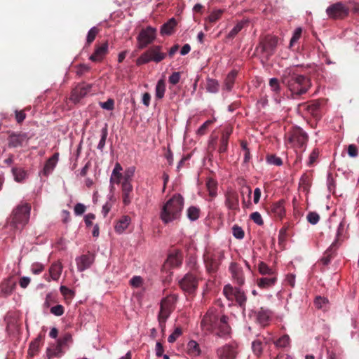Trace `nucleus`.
Wrapping results in <instances>:
<instances>
[{
	"label": "nucleus",
	"mask_w": 359,
	"mask_h": 359,
	"mask_svg": "<svg viewBox=\"0 0 359 359\" xmlns=\"http://www.w3.org/2000/svg\"><path fill=\"white\" fill-rule=\"evenodd\" d=\"M229 270L231 274L233 283V286L227 284L224 286L223 294L230 301H235L237 304L245 310L247 303V295L241 287L245 284V276L243 268L236 262H231Z\"/></svg>",
	"instance_id": "nucleus-1"
},
{
	"label": "nucleus",
	"mask_w": 359,
	"mask_h": 359,
	"mask_svg": "<svg viewBox=\"0 0 359 359\" xmlns=\"http://www.w3.org/2000/svg\"><path fill=\"white\" fill-rule=\"evenodd\" d=\"M281 82L294 99L306 94L311 87V79L299 74L294 67H287L283 72Z\"/></svg>",
	"instance_id": "nucleus-2"
},
{
	"label": "nucleus",
	"mask_w": 359,
	"mask_h": 359,
	"mask_svg": "<svg viewBox=\"0 0 359 359\" xmlns=\"http://www.w3.org/2000/svg\"><path fill=\"white\" fill-rule=\"evenodd\" d=\"M228 317L219 316L214 311H208L203 316L201 327L206 332H214L220 337H226L230 334L231 327L228 324Z\"/></svg>",
	"instance_id": "nucleus-3"
},
{
	"label": "nucleus",
	"mask_w": 359,
	"mask_h": 359,
	"mask_svg": "<svg viewBox=\"0 0 359 359\" xmlns=\"http://www.w3.org/2000/svg\"><path fill=\"white\" fill-rule=\"evenodd\" d=\"M184 207V198L179 194H174L162 206L160 219L164 224H168L180 219Z\"/></svg>",
	"instance_id": "nucleus-4"
},
{
	"label": "nucleus",
	"mask_w": 359,
	"mask_h": 359,
	"mask_svg": "<svg viewBox=\"0 0 359 359\" xmlns=\"http://www.w3.org/2000/svg\"><path fill=\"white\" fill-rule=\"evenodd\" d=\"M30 211L31 206L27 203L17 205L7 219L6 228L13 233L20 232L29 222Z\"/></svg>",
	"instance_id": "nucleus-5"
},
{
	"label": "nucleus",
	"mask_w": 359,
	"mask_h": 359,
	"mask_svg": "<svg viewBox=\"0 0 359 359\" xmlns=\"http://www.w3.org/2000/svg\"><path fill=\"white\" fill-rule=\"evenodd\" d=\"M278 39L277 36L266 35L262 38L256 48V50L266 60L275 53L278 46Z\"/></svg>",
	"instance_id": "nucleus-6"
},
{
	"label": "nucleus",
	"mask_w": 359,
	"mask_h": 359,
	"mask_svg": "<svg viewBox=\"0 0 359 359\" xmlns=\"http://www.w3.org/2000/svg\"><path fill=\"white\" fill-rule=\"evenodd\" d=\"M162 46H154L143 53L137 60L138 66L154 61L156 63L161 62L166 57V53L161 52Z\"/></svg>",
	"instance_id": "nucleus-7"
},
{
	"label": "nucleus",
	"mask_w": 359,
	"mask_h": 359,
	"mask_svg": "<svg viewBox=\"0 0 359 359\" xmlns=\"http://www.w3.org/2000/svg\"><path fill=\"white\" fill-rule=\"evenodd\" d=\"M199 279L197 274L189 272L179 280V285L185 293L193 294L198 288Z\"/></svg>",
	"instance_id": "nucleus-8"
},
{
	"label": "nucleus",
	"mask_w": 359,
	"mask_h": 359,
	"mask_svg": "<svg viewBox=\"0 0 359 359\" xmlns=\"http://www.w3.org/2000/svg\"><path fill=\"white\" fill-rule=\"evenodd\" d=\"M327 17L332 20H342L348 17L350 8L341 1L331 4L326 8Z\"/></svg>",
	"instance_id": "nucleus-9"
},
{
	"label": "nucleus",
	"mask_w": 359,
	"mask_h": 359,
	"mask_svg": "<svg viewBox=\"0 0 359 359\" xmlns=\"http://www.w3.org/2000/svg\"><path fill=\"white\" fill-rule=\"evenodd\" d=\"M156 32L157 29L151 26L142 29L137 37V48L143 49L151 44L156 39Z\"/></svg>",
	"instance_id": "nucleus-10"
},
{
	"label": "nucleus",
	"mask_w": 359,
	"mask_h": 359,
	"mask_svg": "<svg viewBox=\"0 0 359 359\" xmlns=\"http://www.w3.org/2000/svg\"><path fill=\"white\" fill-rule=\"evenodd\" d=\"M175 302V299L172 296L166 297L161 300L160 311L158 316V322L161 327L165 324L166 320L174 309Z\"/></svg>",
	"instance_id": "nucleus-11"
},
{
	"label": "nucleus",
	"mask_w": 359,
	"mask_h": 359,
	"mask_svg": "<svg viewBox=\"0 0 359 359\" xmlns=\"http://www.w3.org/2000/svg\"><path fill=\"white\" fill-rule=\"evenodd\" d=\"M307 141L308 135L299 127H294L288 133V142L294 147H302Z\"/></svg>",
	"instance_id": "nucleus-12"
},
{
	"label": "nucleus",
	"mask_w": 359,
	"mask_h": 359,
	"mask_svg": "<svg viewBox=\"0 0 359 359\" xmlns=\"http://www.w3.org/2000/svg\"><path fill=\"white\" fill-rule=\"evenodd\" d=\"M8 137V147L9 148H17L22 147L25 142H28L29 137L27 133L9 132Z\"/></svg>",
	"instance_id": "nucleus-13"
},
{
	"label": "nucleus",
	"mask_w": 359,
	"mask_h": 359,
	"mask_svg": "<svg viewBox=\"0 0 359 359\" xmlns=\"http://www.w3.org/2000/svg\"><path fill=\"white\" fill-rule=\"evenodd\" d=\"M320 103L317 100H312L306 103H302L298 105V110L302 112H306L315 118H320Z\"/></svg>",
	"instance_id": "nucleus-14"
},
{
	"label": "nucleus",
	"mask_w": 359,
	"mask_h": 359,
	"mask_svg": "<svg viewBox=\"0 0 359 359\" xmlns=\"http://www.w3.org/2000/svg\"><path fill=\"white\" fill-rule=\"evenodd\" d=\"M92 88L91 84L81 83L77 85L73 89L70 99L74 102H79L83 97H84Z\"/></svg>",
	"instance_id": "nucleus-15"
},
{
	"label": "nucleus",
	"mask_w": 359,
	"mask_h": 359,
	"mask_svg": "<svg viewBox=\"0 0 359 359\" xmlns=\"http://www.w3.org/2000/svg\"><path fill=\"white\" fill-rule=\"evenodd\" d=\"M16 281L13 277L5 279L0 285V295L4 297L10 296L15 289Z\"/></svg>",
	"instance_id": "nucleus-16"
},
{
	"label": "nucleus",
	"mask_w": 359,
	"mask_h": 359,
	"mask_svg": "<svg viewBox=\"0 0 359 359\" xmlns=\"http://www.w3.org/2000/svg\"><path fill=\"white\" fill-rule=\"evenodd\" d=\"M109 44L106 41L100 46H96L94 53L89 57V60L94 62H101L108 53Z\"/></svg>",
	"instance_id": "nucleus-17"
},
{
	"label": "nucleus",
	"mask_w": 359,
	"mask_h": 359,
	"mask_svg": "<svg viewBox=\"0 0 359 359\" xmlns=\"http://www.w3.org/2000/svg\"><path fill=\"white\" fill-rule=\"evenodd\" d=\"M77 269L82 272L89 269L94 262V255L92 254L82 255L76 258Z\"/></svg>",
	"instance_id": "nucleus-18"
},
{
	"label": "nucleus",
	"mask_w": 359,
	"mask_h": 359,
	"mask_svg": "<svg viewBox=\"0 0 359 359\" xmlns=\"http://www.w3.org/2000/svg\"><path fill=\"white\" fill-rule=\"evenodd\" d=\"M254 313L256 317V321L262 326L264 327L267 325L271 319L272 312L269 309L262 307Z\"/></svg>",
	"instance_id": "nucleus-19"
},
{
	"label": "nucleus",
	"mask_w": 359,
	"mask_h": 359,
	"mask_svg": "<svg viewBox=\"0 0 359 359\" xmlns=\"http://www.w3.org/2000/svg\"><path fill=\"white\" fill-rule=\"evenodd\" d=\"M217 354L219 359H235L237 352L233 346L225 345L217 350Z\"/></svg>",
	"instance_id": "nucleus-20"
},
{
	"label": "nucleus",
	"mask_w": 359,
	"mask_h": 359,
	"mask_svg": "<svg viewBox=\"0 0 359 359\" xmlns=\"http://www.w3.org/2000/svg\"><path fill=\"white\" fill-rule=\"evenodd\" d=\"M122 200L124 205L127 206L133 198V187L132 183H121Z\"/></svg>",
	"instance_id": "nucleus-21"
},
{
	"label": "nucleus",
	"mask_w": 359,
	"mask_h": 359,
	"mask_svg": "<svg viewBox=\"0 0 359 359\" xmlns=\"http://www.w3.org/2000/svg\"><path fill=\"white\" fill-rule=\"evenodd\" d=\"M338 246L337 240H334L331 245L324 252L323 257L320 259V262L323 265L327 266L330 263L331 260L337 254Z\"/></svg>",
	"instance_id": "nucleus-22"
},
{
	"label": "nucleus",
	"mask_w": 359,
	"mask_h": 359,
	"mask_svg": "<svg viewBox=\"0 0 359 359\" xmlns=\"http://www.w3.org/2000/svg\"><path fill=\"white\" fill-rule=\"evenodd\" d=\"M225 205L228 209L236 210L238 209V196L235 192H229L226 195Z\"/></svg>",
	"instance_id": "nucleus-23"
},
{
	"label": "nucleus",
	"mask_w": 359,
	"mask_h": 359,
	"mask_svg": "<svg viewBox=\"0 0 359 359\" xmlns=\"http://www.w3.org/2000/svg\"><path fill=\"white\" fill-rule=\"evenodd\" d=\"M232 130L229 128H226L224 130H223L219 140V145L218 149V151L220 154H223L227 151L229 139Z\"/></svg>",
	"instance_id": "nucleus-24"
},
{
	"label": "nucleus",
	"mask_w": 359,
	"mask_h": 359,
	"mask_svg": "<svg viewBox=\"0 0 359 359\" xmlns=\"http://www.w3.org/2000/svg\"><path fill=\"white\" fill-rule=\"evenodd\" d=\"M205 267L208 273L215 272L220 265L219 257L215 255H211L208 257L205 260Z\"/></svg>",
	"instance_id": "nucleus-25"
},
{
	"label": "nucleus",
	"mask_w": 359,
	"mask_h": 359,
	"mask_svg": "<svg viewBox=\"0 0 359 359\" xmlns=\"http://www.w3.org/2000/svg\"><path fill=\"white\" fill-rule=\"evenodd\" d=\"M58 160L59 153L57 152L46 161L43 170L44 175H48L53 172L58 162Z\"/></svg>",
	"instance_id": "nucleus-26"
},
{
	"label": "nucleus",
	"mask_w": 359,
	"mask_h": 359,
	"mask_svg": "<svg viewBox=\"0 0 359 359\" xmlns=\"http://www.w3.org/2000/svg\"><path fill=\"white\" fill-rule=\"evenodd\" d=\"M277 281L276 275L270 277H263L257 279V286L262 289H268L273 287Z\"/></svg>",
	"instance_id": "nucleus-27"
},
{
	"label": "nucleus",
	"mask_w": 359,
	"mask_h": 359,
	"mask_svg": "<svg viewBox=\"0 0 359 359\" xmlns=\"http://www.w3.org/2000/svg\"><path fill=\"white\" fill-rule=\"evenodd\" d=\"M177 20L175 18H170L168 22L164 23L160 29V34L162 36L171 35L173 33L175 27L177 26Z\"/></svg>",
	"instance_id": "nucleus-28"
},
{
	"label": "nucleus",
	"mask_w": 359,
	"mask_h": 359,
	"mask_svg": "<svg viewBox=\"0 0 359 359\" xmlns=\"http://www.w3.org/2000/svg\"><path fill=\"white\" fill-rule=\"evenodd\" d=\"M123 168L119 163H116L114 165V168L112 170V173L110 177V183L111 184H119L121 183V180L123 177L121 173Z\"/></svg>",
	"instance_id": "nucleus-29"
},
{
	"label": "nucleus",
	"mask_w": 359,
	"mask_h": 359,
	"mask_svg": "<svg viewBox=\"0 0 359 359\" xmlns=\"http://www.w3.org/2000/svg\"><path fill=\"white\" fill-rule=\"evenodd\" d=\"M182 262V254L179 251L171 253L168 255L166 262L172 267H177L181 265Z\"/></svg>",
	"instance_id": "nucleus-30"
},
{
	"label": "nucleus",
	"mask_w": 359,
	"mask_h": 359,
	"mask_svg": "<svg viewBox=\"0 0 359 359\" xmlns=\"http://www.w3.org/2000/svg\"><path fill=\"white\" fill-rule=\"evenodd\" d=\"M130 217L128 215L123 216L116 224L114 229L118 233H123L130 223Z\"/></svg>",
	"instance_id": "nucleus-31"
},
{
	"label": "nucleus",
	"mask_w": 359,
	"mask_h": 359,
	"mask_svg": "<svg viewBox=\"0 0 359 359\" xmlns=\"http://www.w3.org/2000/svg\"><path fill=\"white\" fill-rule=\"evenodd\" d=\"M236 76L237 71L236 70H232L227 74L224 82V90L226 91H231L232 90Z\"/></svg>",
	"instance_id": "nucleus-32"
},
{
	"label": "nucleus",
	"mask_w": 359,
	"mask_h": 359,
	"mask_svg": "<svg viewBox=\"0 0 359 359\" xmlns=\"http://www.w3.org/2000/svg\"><path fill=\"white\" fill-rule=\"evenodd\" d=\"M62 271V265L60 262H55L51 264L49 269L50 278L53 280H57Z\"/></svg>",
	"instance_id": "nucleus-33"
},
{
	"label": "nucleus",
	"mask_w": 359,
	"mask_h": 359,
	"mask_svg": "<svg viewBox=\"0 0 359 359\" xmlns=\"http://www.w3.org/2000/svg\"><path fill=\"white\" fill-rule=\"evenodd\" d=\"M284 203L283 200H280L271 205V212L275 216L282 217L285 215Z\"/></svg>",
	"instance_id": "nucleus-34"
},
{
	"label": "nucleus",
	"mask_w": 359,
	"mask_h": 359,
	"mask_svg": "<svg viewBox=\"0 0 359 359\" xmlns=\"http://www.w3.org/2000/svg\"><path fill=\"white\" fill-rule=\"evenodd\" d=\"M187 353L193 357L198 356L201 354V348L199 344L194 340H191L188 342Z\"/></svg>",
	"instance_id": "nucleus-35"
},
{
	"label": "nucleus",
	"mask_w": 359,
	"mask_h": 359,
	"mask_svg": "<svg viewBox=\"0 0 359 359\" xmlns=\"http://www.w3.org/2000/svg\"><path fill=\"white\" fill-rule=\"evenodd\" d=\"M63 353L62 347L57 342L56 345H53L47 348V355L48 359L53 357L60 358Z\"/></svg>",
	"instance_id": "nucleus-36"
},
{
	"label": "nucleus",
	"mask_w": 359,
	"mask_h": 359,
	"mask_svg": "<svg viewBox=\"0 0 359 359\" xmlns=\"http://www.w3.org/2000/svg\"><path fill=\"white\" fill-rule=\"evenodd\" d=\"M12 172L15 180L18 182H22L27 177V172L21 168H13Z\"/></svg>",
	"instance_id": "nucleus-37"
},
{
	"label": "nucleus",
	"mask_w": 359,
	"mask_h": 359,
	"mask_svg": "<svg viewBox=\"0 0 359 359\" xmlns=\"http://www.w3.org/2000/svg\"><path fill=\"white\" fill-rule=\"evenodd\" d=\"M165 92V83L163 79L158 81L155 88V96L156 99L161 100L164 97Z\"/></svg>",
	"instance_id": "nucleus-38"
},
{
	"label": "nucleus",
	"mask_w": 359,
	"mask_h": 359,
	"mask_svg": "<svg viewBox=\"0 0 359 359\" xmlns=\"http://www.w3.org/2000/svg\"><path fill=\"white\" fill-rule=\"evenodd\" d=\"M219 84L218 81L214 79L208 78L206 90L210 93H216L219 91Z\"/></svg>",
	"instance_id": "nucleus-39"
},
{
	"label": "nucleus",
	"mask_w": 359,
	"mask_h": 359,
	"mask_svg": "<svg viewBox=\"0 0 359 359\" xmlns=\"http://www.w3.org/2000/svg\"><path fill=\"white\" fill-rule=\"evenodd\" d=\"M107 135H108V127H107V124L105 123L104 126L101 130V137H100V142L97 147V149L100 150V151H102L104 148Z\"/></svg>",
	"instance_id": "nucleus-40"
},
{
	"label": "nucleus",
	"mask_w": 359,
	"mask_h": 359,
	"mask_svg": "<svg viewBox=\"0 0 359 359\" xmlns=\"http://www.w3.org/2000/svg\"><path fill=\"white\" fill-rule=\"evenodd\" d=\"M41 341V337L39 336L34 341H32L28 349V355L32 358L34 357L39 351V344Z\"/></svg>",
	"instance_id": "nucleus-41"
},
{
	"label": "nucleus",
	"mask_w": 359,
	"mask_h": 359,
	"mask_svg": "<svg viewBox=\"0 0 359 359\" xmlns=\"http://www.w3.org/2000/svg\"><path fill=\"white\" fill-rule=\"evenodd\" d=\"M206 187L209 192V195L214 198L217 196V183L213 179H208L206 182Z\"/></svg>",
	"instance_id": "nucleus-42"
},
{
	"label": "nucleus",
	"mask_w": 359,
	"mask_h": 359,
	"mask_svg": "<svg viewBox=\"0 0 359 359\" xmlns=\"http://www.w3.org/2000/svg\"><path fill=\"white\" fill-rule=\"evenodd\" d=\"M263 344L260 339H255L252 342V350L254 354L259 357L263 353Z\"/></svg>",
	"instance_id": "nucleus-43"
},
{
	"label": "nucleus",
	"mask_w": 359,
	"mask_h": 359,
	"mask_svg": "<svg viewBox=\"0 0 359 359\" xmlns=\"http://www.w3.org/2000/svg\"><path fill=\"white\" fill-rule=\"evenodd\" d=\"M200 209L196 206H191L187 211V217L191 221H196L200 216Z\"/></svg>",
	"instance_id": "nucleus-44"
},
{
	"label": "nucleus",
	"mask_w": 359,
	"mask_h": 359,
	"mask_svg": "<svg viewBox=\"0 0 359 359\" xmlns=\"http://www.w3.org/2000/svg\"><path fill=\"white\" fill-rule=\"evenodd\" d=\"M135 172V168L134 166H130L126 168L123 176L122 177L123 178L122 183H131Z\"/></svg>",
	"instance_id": "nucleus-45"
},
{
	"label": "nucleus",
	"mask_w": 359,
	"mask_h": 359,
	"mask_svg": "<svg viewBox=\"0 0 359 359\" xmlns=\"http://www.w3.org/2000/svg\"><path fill=\"white\" fill-rule=\"evenodd\" d=\"M258 270L262 275H269L270 276L276 275L273 269H271L266 264H265L263 262H261L258 264Z\"/></svg>",
	"instance_id": "nucleus-46"
},
{
	"label": "nucleus",
	"mask_w": 359,
	"mask_h": 359,
	"mask_svg": "<svg viewBox=\"0 0 359 359\" xmlns=\"http://www.w3.org/2000/svg\"><path fill=\"white\" fill-rule=\"evenodd\" d=\"M269 85L271 88V91L275 95H279L281 90L280 83L278 79L271 78L269 79Z\"/></svg>",
	"instance_id": "nucleus-47"
},
{
	"label": "nucleus",
	"mask_w": 359,
	"mask_h": 359,
	"mask_svg": "<svg viewBox=\"0 0 359 359\" xmlns=\"http://www.w3.org/2000/svg\"><path fill=\"white\" fill-rule=\"evenodd\" d=\"M99 32V29L96 27H93L90 29L86 36V45L90 46L95 39L96 36Z\"/></svg>",
	"instance_id": "nucleus-48"
},
{
	"label": "nucleus",
	"mask_w": 359,
	"mask_h": 359,
	"mask_svg": "<svg viewBox=\"0 0 359 359\" xmlns=\"http://www.w3.org/2000/svg\"><path fill=\"white\" fill-rule=\"evenodd\" d=\"M266 160L270 165H274L276 166H280L283 165L282 159L274 154L267 155Z\"/></svg>",
	"instance_id": "nucleus-49"
},
{
	"label": "nucleus",
	"mask_w": 359,
	"mask_h": 359,
	"mask_svg": "<svg viewBox=\"0 0 359 359\" xmlns=\"http://www.w3.org/2000/svg\"><path fill=\"white\" fill-rule=\"evenodd\" d=\"M302 33V29L301 27H297L293 32L292 38L290 39L289 47L292 48L294 46V44L298 41L300 39Z\"/></svg>",
	"instance_id": "nucleus-50"
},
{
	"label": "nucleus",
	"mask_w": 359,
	"mask_h": 359,
	"mask_svg": "<svg viewBox=\"0 0 359 359\" xmlns=\"http://www.w3.org/2000/svg\"><path fill=\"white\" fill-rule=\"evenodd\" d=\"M290 341V337L287 334H284L275 341V345L277 347L285 348L289 346Z\"/></svg>",
	"instance_id": "nucleus-51"
},
{
	"label": "nucleus",
	"mask_w": 359,
	"mask_h": 359,
	"mask_svg": "<svg viewBox=\"0 0 359 359\" xmlns=\"http://www.w3.org/2000/svg\"><path fill=\"white\" fill-rule=\"evenodd\" d=\"M245 22H238L228 34V38H234L243 28Z\"/></svg>",
	"instance_id": "nucleus-52"
},
{
	"label": "nucleus",
	"mask_w": 359,
	"mask_h": 359,
	"mask_svg": "<svg viewBox=\"0 0 359 359\" xmlns=\"http://www.w3.org/2000/svg\"><path fill=\"white\" fill-rule=\"evenodd\" d=\"M328 303V299L325 297L318 296L314 300V304L317 309H325V306Z\"/></svg>",
	"instance_id": "nucleus-53"
},
{
	"label": "nucleus",
	"mask_w": 359,
	"mask_h": 359,
	"mask_svg": "<svg viewBox=\"0 0 359 359\" xmlns=\"http://www.w3.org/2000/svg\"><path fill=\"white\" fill-rule=\"evenodd\" d=\"M214 122L213 120H207L205 121L197 130L196 134L199 136L204 135L208 130V128L210 125H211Z\"/></svg>",
	"instance_id": "nucleus-54"
},
{
	"label": "nucleus",
	"mask_w": 359,
	"mask_h": 359,
	"mask_svg": "<svg viewBox=\"0 0 359 359\" xmlns=\"http://www.w3.org/2000/svg\"><path fill=\"white\" fill-rule=\"evenodd\" d=\"M76 73L79 76L88 72L91 69V67L88 65H86V64H79V65H76Z\"/></svg>",
	"instance_id": "nucleus-55"
},
{
	"label": "nucleus",
	"mask_w": 359,
	"mask_h": 359,
	"mask_svg": "<svg viewBox=\"0 0 359 359\" xmlns=\"http://www.w3.org/2000/svg\"><path fill=\"white\" fill-rule=\"evenodd\" d=\"M233 236L237 239H243L245 236L244 231L241 226L234 225L232 228Z\"/></svg>",
	"instance_id": "nucleus-56"
},
{
	"label": "nucleus",
	"mask_w": 359,
	"mask_h": 359,
	"mask_svg": "<svg viewBox=\"0 0 359 359\" xmlns=\"http://www.w3.org/2000/svg\"><path fill=\"white\" fill-rule=\"evenodd\" d=\"M306 219L310 224L315 225L319 222L320 216L316 212H310L308 213Z\"/></svg>",
	"instance_id": "nucleus-57"
},
{
	"label": "nucleus",
	"mask_w": 359,
	"mask_h": 359,
	"mask_svg": "<svg viewBox=\"0 0 359 359\" xmlns=\"http://www.w3.org/2000/svg\"><path fill=\"white\" fill-rule=\"evenodd\" d=\"M113 198L114 197L112 195L109 196V201L106 202L105 204L102 206V213L104 217L108 215L109 212L112 208L113 202L111 201L113 200Z\"/></svg>",
	"instance_id": "nucleus-58"
},
{
	"label": "nucleus",
	"mask_w": 359,
	"mask_h": 359,
	"mask_svg": "<svg viewBox=\"0 0 359 359\" xmlns=\"http://www.w3.org/2000/svg\"><path fill=\"white\" fill-rule=\"evenodd\" d=\"M15 118L18 124H21L27 117L25 110H15Z\"/></svg>",
	"instance_id": "nucleus-59"
},
{
	"label": "nucleus",
	"mask_w": 359,
	"mask_h": 359,
	"mask_svg": "<svg viewBox=\"0 0 359 359\" xmlns=\"http://www.w3.org/2000/svg\"><path fill=\"white\" fill-rule=\"evenodd\" d=\"M223 13V10L218 9L213 11L210 15L208 16V20L210 22H215L217 20H218Z\"/></svg>",
	"instance_id": "nucleus-60"
},
{
	"label": "nucleus",
	"mask_w": 359,
	"mask_h": 359,
	"mask_svg": "<svg viewBox=\"0 0 359 359\" xmlns=\"http://www.w3.org/2000/svg\"><path fill=\"white\" fill-rule=\"evenodd\" d=\"M72 337L70 333H65L60 337L57 342L62 346H66L69 342L72 341Z\"/></svg>",
	"instance_id": "nucleus-61"
},
{
	"label": "nucleus",
	"mask_w": 359,
	"mask_h": 359,
	"mask_svg": "<svg viewBox=\"0 0 359 359\" xmlns=\"http://www.w3.org/2000/svg\"><path fill=\"white\" fill-rule=\"evenodd\" d=\"M182 334V330L180 327H176L173 332L168 336V341L173 343Z\"/></svg>",
	"instance_id": "nucleus-62"
},
{
	"label": "nucleus",
	"mask_w": 359,
	"mask_h": 359,
	"mask_svg": "<svg viewBox=\"0 0 359 359\" xmlns=\"http://www.w3.org/2000/svg\"><path fill=\"white\" fill-rule=\"evenodd\" d=\"M100 105L104 109L111 111L114 108V100L109 98L106 102H100Z\"/></svg>",
	"instance_id": "nucleus-63"
},
{
	"label": "nucleus",
	"mask_w": 359,
	"mask_h": 359,
	"mask_svg": "<svg viewBox=\"0 0 359 359\" xmlns=\"http://www.w3.org/2000/svg\"><path fill=\"white\" fill-rule=\"evenodd\" d=\"M44 270V265L39 263L35 262L33 263L31 266V271L34 274H39Z\"/></svg>",
	"instance_id": "nucleus-64"
}]
</instances>
